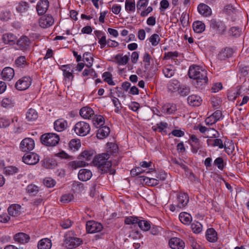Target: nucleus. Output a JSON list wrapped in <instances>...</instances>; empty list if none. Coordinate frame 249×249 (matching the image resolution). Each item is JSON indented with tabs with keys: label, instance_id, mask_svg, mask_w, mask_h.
Masks as SVG:
<instances>
[{
	"label": "nucleus",
	"instance_id": "f257e3e1",
	"mask_svg": "<svg viewBox=\"0 0 249 249\" xmlns=\"http://www.w3.org/2000/svg\"><path fill=\"white\" fill-rule=\"evenodd\" d=\"M112 153H116L118 151V147L116 145L112 144ZM112 151H107V153H102L96 156L93 160V163L99 169L104 172H109L110 174H114L115 172L114 169H111L112 163L109 160L110 153Z\"/></svg>",
	"mask_w": 249,
	"mask_h": 249
},
{
	"label": "nucleus",
	"instance_id": "f03ea898",
	"mask_svg": "<svg viewBox=\"0 0 249 249\" xmlns=\"http://www.w3.org/2000/svg\"><path fill=\"white\" fill-rule=\"evenodd\" d=\"M188 76L190 78L196 81V87L205 85L208 81L207 71L202 67L198 65H191L189 69Z\"/></svg>",
	"mask_w": 249,
	"mask_h": 249
},
{
	"label": "nucleus",
	"instance_id": "7ed1b4c3",
	"mask_svg": "<svg viewBox=\"0 0 249 249\" xmlns=\"http://www.w3.org/2000/svg\"><path fill=\"white\" fill-rule=\"evenodd\" d=\"M40 140L43 144L47 146H54L58 143L60 139L57 134L49 133L43 134Z\"/></svg>",
	"mask_w": 249,
	"mask_h": 249
},
{
	"label": "nucleus",
	"instance_id": "20e7f679",
	"mask_svg": "<svg viewBox=\"0 0 249 249\" xmlns=\"http://www.w3.org/2000/svg\"><path fill=\"white\" fill-rule=\"evenodd\" d=\"M124 223L127 225H134L138 223L140 228L143 231H148L151 228L149 222L145 220H139L134 216L127 217L124 219Z\"/></svg>",
	"mask_w": 249,
	"mask_h": 249
},
{
	"label": "nucleus",
	"instance_id": "39448f33",
	"mask_svg": "<svg viewBox=\"0 0 249 249\" xmlns=\"http://www.w3.org/2000/svg\"><path fill=\"white\" fill-rule=\"evenodd\" d=\"M72 129L78 136L84 137L89 133L90 126L89 123L84 121H80L76 123Z\"/></svg>",
	"mask_w": 249,
	"mask_h": 249
},
{
	"label": "nucleus",
	"instance_id": "423d86ee",
	"mask_svg": "<svg viewBox=\"0 0 249 249\" xmlns=\"http://www.w3.org/2000/svg\"><path fill=\"white\" fill-rule=\"evenodd\" d=\"M64 244L68 249H73L80 245L82 240L79 238L71 236L70 233L66 234L64 236Z\"/></svg>",
	"mask_w": 249,
	"mask_h": 249
},
{
	"label": "nucleus",
	"instance_id": "0eeeda50",
	"mask_svg": "<svg viewBox=\"0 0 249 249\" xmlns=\"http://www.w3.org/2000/svg\"><path fill=\"white\" fill-rule=\"evenodd\" d=\"M210 27L216 34L223 35L226 31V26L219 19H212L210 21Z\"/></svg>",
	"mask_w": 249,
	"mask_h": 249
},
{
	"label": "nucleus",
	"instance_id": "6e6552de",
	"mask_svg": "<svg viewBox=\"0 0 249 249\" xmlns=\"http://www.w3.org/2000/svg\"><path fill=\"white\" fill-rule=\"evenodd\" d=\"M35 142L30 138L24 139L20 143V149L24 152H29L35 148Z\"/></svg>",
	"mask_w": 249,
	"mask_h": 249
},
{
	"label": "nucleus",
	"instance_id": "1a4fd4ad",
	"mask_svg": "<svg viewBox=\"0 0 249 249\" xmlns=\"http://www.w3.org/2000/svg\"><path fill=\"white\" fill-rule=\"evenodd\" d=\"M60 69L63 71V75L66 81L70 82L73 80L74 76L72 74L73 71L72 64L62 65Z\"/></svg>",
	"mask_w": 249,
	"mask_h": 249
},
{
	"label": "nucleus",
	"instance_id": "9d476101",
	"mask_svg": "<svg viewBox=\"0 0 249 249\" xmlns=\"http://www.w3.org/2000/svg\"><path fill=\"white\" fill-rule=\"evenodd\" d=\"M103 228L102 225L94 221H89L86 223V230L88 232L93 233L100 231Z\"/></svg>",
	"mask_w": 249,
	"mask_h": 249
},
{
	"label": "nucleus",
	"instance_id": "9b49d317",
	"mask_svg": "<svg viewBox=\"0 0 249 249\" xmlns=\"http://www.w3.org/2000/svg\"><path fill=\"white\" fill-rule=\"evenodd\" d=\"M31 84V79L30 77L25 76L19 79L15 84V87L19 90H24L27 89Z\"/></svg>",
	"mask_w": 249,
	"mask_h": 249
},
{
	"label": "nucleus",
	"instance_id": "f8f14e48",
	"mask_svg": "<svg viewBox=\"0 0 249 249\" xmlns=\"http://www.w3.org/2000/svg\"><path fill=\"white\" fill-rule=\"evenodd\" d=\"M189 200V196L187 193L180 192L177 195L176 206L178 208H184L187 206Z\"/></svg>",
	"mask_w": 249,
	"mask_h": 249
},
{
	"label": "nucleus",
	"instance_id": "ddd939ff",
	"mask_svg": "<svg viewBox=\"0 0 249 249\" xmlns=\"http://www.w3.org/2000/svg\"><path fill=\"white\" fill-rule=\"evenodd\" d=\"M54 23V18L49 14L42 16L39 19V24L42 28H47L51 27Z\"/></svg>",
	"mask_w": 249,
	"mask_h": 249
},
{
	"label": "nucleus",
	"instance_id": "4468645a",
	"mask_svg": "<svg viewBox=\"0 0 249 249\" xmlns=\"http://www.w3.org/2000/svg\"><path fill=\"white\" fill-rule=\"evenodd\" d=\"M23 161L28 165H35L39 160V156L35 153H30L24 155L22 158Z\"/></svg>",
	"mask_w": 249,
	"mask_h": 249
},
{
	"label": "nucleus",
	"instance_id": "2eb2a0df",
	"mask_svg": "<svg viewBox=\"0 0 249 249\" xmlns=\"http://www.w3.org/2000/svg\"><path fill=\"white\" fill-rule=\"evenodd\" d=\"M49 7V2L48 0H39L36 6L38 15H44L48 10Z\"/></svg>",
	"mask_w": 249,
	"mask_h": 249
},
{
	"label": "nucleus",
	"instance_id": "dca6fc26",
	"mask_svg": "<svg viewBox=\"0 0 249 249\" xmlns=\"http://www.w3.org/2000/svg\"><path fill=\"white\" fill-rule=\"evenodd\" d=\"M17 44L21 50H27L31 43L30 40L26 36H22L18 40H17Z\"/></svg>",
	"mask_w": 249,
	"mask_h": 249
},
{
	"label": "nucleus",
	"instance_id": "f3484780",
	"mask_svg": "<svg viewBox=\"0 0 249 249\" xmlns=\"http://www.w3.org/2000/svg\"><path fill=\"white\" fill-rule=\"evenodd\" d=\"M30 237L29 235L24 232H19L16 233L14 236V239L15 242L25 244L29 242Z\"/></svg>",
	"mask_w": 249,
	"mask_h": 249
},
{
	"label": "nucleus",
	"instance_id": "a211bd4d",
	"mask_svg": "<svg viewBox=\"0 0 249 249\" xmlns=\"http://www.w3.org/2000/svg\"><path fill=\"white\" fill-rule=\"evenodd\" d=\"M169 245L173 249H183L184 243L178 238H172L169 241Z\"/></svg>",
	"mask_w": 249,
	"mask_h": 249
},
{
	"label": "nucleus",
	"instance_id": "6ab92c4d",
	"mask_svg": "<svg viewBox=\"0 0 249 249\" xmlns=\"http://www.w3.org/2000/svg\"><path fill=\"white\" fill-rule=\"evenodd\" d=\"M80 115L84 119H91L94 115V112L91 108L85 107L80 109Z\"/></svg>",
	"mask_w": 249,
	"mask_h": 249
},
{
	"label": "nucleus",
	"instance_id": "aec40b11",
	"mask_svg": "<svg viewBox=\"0 0 249 249\" xmlns=\"http://www.w3.org/2000/svg\"><path fill=\"white\" fill-rule=\"evenodd\" d=\"M54 129L58 132H62L64 131L68 126L67 122L63 119H59L56 120L54 122Z\"/></svg>",
	"mask_w": 249,
	"mask_h": 249
},
{
	"label": "nucleus",
	"instance_id": "412c9836",
	"mask_svg": "<svg viewBox=\"0 0 249 249\" xmlns=\"http://www.w3.org/2000/svg\"><path fill=\"white\" fill-rule=\"evenodd\" d=\"M2 39L5 44L12 45L16 43L17 37L15 35L9 33L3 34Z\"/></svg>",
	"mask_w": 249,
	"mask_h": 249
},
{
	"label": "nucleus",
	"instance_id": "4be33fe9",
	"mask_svg": "<svg viewBox=\"0 0 249 249\" xmlns=\"http://www.w3.org/2000/svg\"><path fill=\"white\" fill-rule=\"evenodd\" d=\"M187 101L191 106L198 107L201 104L202 100L199 96L193 94L188 96Z\"/></svg>",
	"mask_w": 249,
	"mask_h": 249
},
{
	"label": "nucleus",
	"instance_id": "5701e85b",
	"mask_svg": "<svg viewBox=\"0 0 249 249\" xmlns=\"http://www.w3.org/2000/svg\"><path fill=\"white\" fill-rule=\"evenodd\" d=\"M91 172L87 169H82L79 171L78 177V178L83 181L89 180L92 177Z\"/></svg>",
	"mask_w": 249,
	"mask_h": 249
},
{
	"label": "nucleus",
	"instance_id": "b1692460",
	"mask_svg": "<svg viewBox=\"0 0 249 249\" xmlns=\"http://www.w3.org/2000/svg\"><path fill=\"white\" fill-rule=\"evenodd\" d=\"M4 80H11L14 77L15 72L13 69L10 67L5 68L1 72Z\"/></svg>",
	"mask_w": 249,
	"mask_h": 249
},
{
	"label": "nucleus",
	"instance_id": "393cba45",
	"mask_svg": "<svg viewBox=\"0 0 249 249\" xmlns=\"http://www.w3.org/2000/svg\"><path fill=\"white\" fill-rule=\"evenodd\" d=\"M197 10L199 14L205 17L210 16L212 14L211 8L204 3H200L198 5Z\"/></svg>",
	"mask_w": 249,
	"mask_h": 249
},
{
	"label": "nucleus",
	"instance_id": "a878e982",
	"mask_svg": "<svg viewBox=\"0 0 249 249\" xmlns=\"http://www.w3.org/2000/svg\"><path fill=\"white\" fill-rule=\"evenodd\" d=\"M168 89L173 92L178 91L180 88V82L177 79H172L167 84Z\"/></svg>",
	"mask_w": 249,
	"mask_h": 249
},
{
	"label": "nucleus",
	"instance_id": "bb28decb",
	"mask_svg": "<svg viewBox=\"0 0 249 249\" xmlns=\"http://www.w3.org/2000/svg\"><path fill=\"white\" fill-rule=\"evenodd\" d=\"M110 132V128L107 126L101 127L97 131L96 136L98 139H103L108 136Z\"/></svg>",
	"mask_w": 249,
	"mask_h": 249
},
{
	"label": "nucleus",
	"instance_id": "cd10ccee",
	"mask_svg": "<svg viewBox=\"0 0 249 249\" xmlns=\"http://www.w3.org/2000/svg\"><path fill=\"white\" fill-rule=\"evenodd\" d=\"M207 240L210 242H215L217 240L216 231L213 228L208 229L206 233Z\"/></svg>",
	"mask_w": 249,
	"mask_h": 249
},
{
	"label": "nucleus",
	"instance_id": "c85d7f7f",
	"mask_svg": "<svg viewBox=\"0 0 249 249\" xmlns=\"http://www.w3.org/2000/svg\"><path fill=\"white\" fill-rule=\"evenodd\" d=\"M52 244L51 240L48 238H43L40 240L37 245L38 249H50Z\"/></svg>",
	"mask_w": 249,
	"mask_h": 249
},
{
	"label": "nucleus",
	"instance_id": "c756f323",
	"mask_svg": "<svg viewBox=\"0 0 249 249\" xmlns=\"http://www.w3.org/2000/svg\"><path fill=\"white\" fill-rule=\"evenodd\" d=\"M177 110L176 105L173 104H167L162 107V113L167 114H171L174 113Z\"/></svg>",
	"mask_w": 249,
	"mask_h": 249
},
{
	"label": "nucleus",
	"instance_id": "7c9ffc66",
	"mask_svg": "<svg viewBox=\"0 0 249 249\" xmlns=\"http://www.w3.org/2000/svg\"><path fill=\"white\" fill-rule=\"evenodd\" d=\"M21 206L18 204H13L10 206L8 209L9 215L13 216H16L20 213Z\"/></svg>",
	"mask_w": 249,
	"mask_h": 249
},
{
	"label": "nucleus",
	"instance_id": "2f4dec72",
	"mask_svg": "<svg viewBox=\"0 0 249 249\" xmlns=\"http://www.w3.org/2000/svg\"><path fill=\"white\" fill-rule=\"evenodd\" d=\"M114 58L117 63L120 65H126L129 60V57L127 55H123L122 54L120 53L116 55Z\"/></svg>",
	"mask_w": 249,
	"mask_h": 249
},
{
	"label": "nucleus",
	"instance_id": "473e14b6",
	"mask_svg": "<svg viewBox=\"0 0 249 249\" xmlns=\"http://www.w3.org/2000/svg\"><path fill=\"white\" fill-rule=\"evenodd\" d=\"M86 163L84 161L74 160L69 162L68 166L70 169L73 170L78 168L85 166Z\"/></svg>",
	"mask_w": 249,
	"mask_h": 249
},
{
	"label": "nucleus",
	"instance_id": "72a5a7b5",
	"mask_svg": "<svg viewBox=\"0 0 249 249\" xmlns=\"http://www.w3.org/2000/svg\"><path fill=\"white\" fill-rule=\"evenodd\" d=\"M193 28L195 32L197 33H201L204 31L205 25L202 22L200 21H196L193 23Z\"/></svg>",
	"mask_w": 249,
	"mask_h": 249
},
{
	"label": "nucleus",
	"instance_id": "f704fd0d",
	"mask_svg": "<svg viewBox=\"0 0 249 249\" xmlns=\"http://www.w3.org/2000/svg\"><path fill=\"white\" fill-rule=\"evenodd\" d=\"M179 218L181 222L185 225L189 224L192 220L191 215L185 212L181 213L179 215Z\"/></svg>",
	"mask_w": 249,
	"mask_h": 249
},
{
	"label": "nucleus",
	"instance_id": "c9c22d12",
	"mask_svg": "<svg viewBox=\"0 0 249 249\" xmlns=\"http://www.w3.org/2000/svg\"><path fill=\"white\" fill-rule=\"evenodd\" d=\"M38 118V113L33 108L28 109L26 113V119L28 121H35Z\"/></svg>",
	"mask_w": 249,
	"mask_h": 249
},
{
	"label": "nucleus",
	"instance_id": "e433bc0d",
	"mask_svg": "<svg viewBox=\"0 0 249 249\" xmlns=\"http://www.w3.org/2000/svg\"><path fill=\"white\" fill-rule=\"evenodd\" d=\"M91 119H92L93 124L96 127L102 126L105 123L104 118L101 115H94Z\"/></svg>",
	"mask_w": 249,
	"mask_h": 249
},
{
	"label": "nucleus",
	"instance_id": "4c0bfd02",
	"mask_svg": "<svg viewBox=\"0 0 249 249\" xmlns=\"http://www.w3.org/2000/svg\"><path fill=\"white\" fill-rule=\"evenodd\" d=\"M29 4L25 1H21L16 6L17 11L20 13H25L28 10Z\"/></svg>",
	"mask_w": 249,
	"mask_h": 249
},
{
	"label": "nucleus",
	"instance_id": "58836bf2",
	"mask_svg": "<svg viewBox=\"0 0 249 249\" xmlns=\"http://www.w3.org/2000/svg\"><path fill=\"white\" fill-rule=\"evenodd\" d=\"M164 76L167 78H170L175 74V70L173 66L169 65L165 67L162 70Z\"/></svg>",
	"mask_w": 249,
	"mask_h": 249
},
{
	"label": "nucleus",
	"instance_id": "ea45409f",
	"mask_svg": "<svg viewBox=\"0 0 249 249\" xmlns=\"http://www.w3.org/2000/svg\"><path fill=\"white\" fill-rule=\"evenodd\" d=\"M93 155V152L88 150H85L79 155V159L89 160L91 159Z\"/></svg>",
	"mask_w": 249,
	"mask_h": 249
},
{
	"label": "nucleus",
	"instance_id": "a19ab883",
	"mask_svg": "<svg viewBox=\"0 0 249 249\" xmlns=\"http://www.w3.org/2000/svg\"><path fill=\"white\" fill-rule=\"evenodd\" d=\"M191 227L193 231L196 233H199L202 230V225L198 221H195L192 223Z\"/></svg>",
	"mask_w": 249,
	"mask_h": 249
},
{
	"label": "nucleus",
	"instance_id": "79ce46f5",
	"mask_svg": "<svg viewBox=\"0 0 249 249\" xmlns=\"http://www.w3.org/2000/svg\"><path fill=\"white\" fill-rule=\"evenodd\" d=\"M233 53L232 49L231 48H225L220 53V57L221 59H226L231 57Z\"/></svg>",
	"mask_w": 249,
	"mask_h": 249
},
{
	"label": "nucleus",
	"instance_id": "37998d69",
	"mask_svg": "<svg viewBox=\"0 0 249 249\" xmlns=\"http://www.w3.org/2000/svg\"><path fill=\"white\" fill-rule=\"evenodd\" d=\"M38 187L35 184H31L27 186L26 191L31 195L35 196L38 192Z\"/></svg>",
	"mask_w": 249,
	"mask_h": 249
},
{
	"label": "nucleus",
	"instance_id": "c03bdc74",
	"mask_svg": "<svg viewBox=\"0 0 249 249\" xmlns=\"http://www.w3.org/2000/svg\"><path fill=\"white\" fill-rule=\"evenodd\" d=\"M103 77L104 78V80L108 83V85L114 86L115 85V83L112 81V74L108 71H106L103 73Z\"/></svg>",
	"mask_w": 249,
	"mask_h": 249
},
{
	"label": "nucleus",
	"instance_id": "a18cd8bd",
	"mask_svg": "<svg viewBox=\"0 0 249 249\" xmlns=\"http://www.w3.org/2000/svg\"><path fill=\"white\" fill-rule=\"evenodd\" d=\"M112 101L115 107L114 110L115 112L118 114L121 113V110L122 107L119 99L115 97H113L112 98Z\"/></svg>",
	"mask_w": 249,
	"mask_h": 249
},
{
	"label": "nucleus",
	"instance_id": "49530a36",
	"mask_svg": "<svg viewBox=\"0 0 249 249\" xmlns=\"http://www.w3.org/2000/svg\"><path fill=\"white\" fill-rule=\"evenodd\" d=\"M241 29L237 27H232L229 31L230 35L235 37H239L241 35Z\"/></svg>",
	"mask_w": 249,
	"mask_h": 249
},
{
	"label": "nucleus",
	"instance_id": "de8ad7c7",
	"mask_svg": "<svg viewBox=\"0 0 249 249\" xmlns=\"http://www.w3.org/2000/svg\"><path fill=\"white\" fill-rule=\"evenodd\" d=\"M11 17V12L7 10H2L0 12V19L7 21Z\"/></svg>",
	"mask_w": 249,
	"mask_h": 249
},
{
	"label": "nucleus",
	"instance_id": "09e8293b",
	"mask_svg": "<svg viewBox=\"0 0 249 249\" xmlns=\"http://www.w3.org/2000/svg\"><path fill=\"white\" fill-rule=\"evenodd\" d=\"M149 40L153 46H156L159 44L160 38L158 34H154L149 38Z\"/></svg>",
	"mask_w": 249,
	"mask_h": 249
},
{
	"label": "nucleus",
	"instance_id": "8fccbe9b",
	"mask_svg": "<svg viewBox=\"0 0 249 249\" xmlns=\"http://www.w3.org/2000/svg\"><path fill=\"white\" fill-rule=\"evenodd\" d=\"M143 180L145 182L146 184L151 186L157 185L159 183L158 179L154 178L145 177L143 179Z\"/></svg>",
	"mask_w": 249,
	"mask_h": 249
},
{
	"label": "nucleus",
	"instance_id": "3c124183",
	"mask_svg": "<svg viewBox=\"0 0 249 249\" xmlns=\"http://www.w3.org/2000/svg\"><path fill=\"white\" fill-rule=\"evenodd\" d=\"M136 5L134 2L126 0L125 2V9L127 11L134 12L135 11Z\"/></svg>",
	"mask_w": 249,
	"mask_h": 249
},
{
	"label": "nucleus",
	"instance_id": "603ef678",
	"mask_svg": "<svg viewBox=\"0 0 249 249\" xmlns=\"http://www.w3.org/2000/svg\"><path fill=\"white\" fill-rule=\"evenodd\" d=\"M81 146L79 140L72 139L70 142V147L74 150H78Z\"/></svg>",
	"mask_w": 249,
	"mask_h": 249
},
{
	"label": "nucleus",
	"instance_id": "864d4df0",
	"mask_svg": "<svg viewBox=\"0 0 249 249\" xmlns=\"http://www.w3.org/2000/svg\"><path fill=\"white\" fill-rule=\"evenodd\" d=\"M213 164L217 167V168L221 170H222L224 168V160L221 157L216 158L213 162Z\"/></svg>",
	"mask_w": 249,
	"mask_h": 249
},
{
	"label": "nucleus",
	"instance_id": "5fc2aeb1",
	"mask_svg": "<svg viewBox=\"0 0 249 249\" xmlns=\"http://www.w3.org/2000/svg\"><path fill=\"white\" fill-rule=\"evenodd\" d=\"M83 59L88 63V66L90 67L93 62V57L90 53H85L83 54Z\"/></svg>",
	"mask_w": 249,
	"mask_h": 249
},
{
	"label": "nucleus",
	"instance_id": "6e6d98bb",
	"mask_svg": "<svg viewBox=\"0 0 249 249\" xmlns=\"http://www.w3.org/2000/svg\"><path fill=\"white\" fill-rule=\"evenodd\" d=\"M44 184L48 188L53 187L56 183L55 181L51 178H46L43 180Z\"/></svg>",
	"mask_w": 249,
	"mask_h": 249
},
{
	"label": "nucleus",
	"instance_id": "4d7b16f0",
	"mask_svg": "<svg viewBox=\"0 0 249 249\" xmlns=\"http://www.w3.org/2000/svg\"><path fill=\"white\" fill-rule=\"evenodd\" d=\"M74 198L73 195L71 194H65L61 198V201L64 203H68L72 201Z\"/></svg>",
	"mask_w": 249,
	"mask_h": 249
},
{
	"label": "nucleus",
	"instance_id": "13d9d810",
	"mask_svg": "<svg viewBox=\"0 0 249 249\" xmlns=\"http://www.w3.org/2000/svg\"><path fill=\"white\" fill-rule=\"evenodd\" d=\"M1 104L4 107H11L13 106L14 103L11 99L5 98L2 99Z\"/></svg>",
	"mask_w": 249,
	"mask_h": 249
},
{
	"label": "nucleus",
	"instance_id": "bf43d9fd",
	"mask_svg": "<svg viewBox=\"0 0 249 249\" xmlns=\"http://www.w3.org/2000/svg\"><path fill=\"white\" fill-rule=\"evenodd\" d=\"M15 63L18 66L23 67L27 64L25 57L24 56L18 57L16 60Z\"/></svg>",
	"mask_w": 249,
	"mask_h": 249
},
{
	"label": "nucleus",
	"instance_id": "052dcab7",
	"mask_svg": "<svg viewBox=\"0 0 249 249\" xmlns=\"http://www.w3.org/2000/svg\"><path fill=\"white\" fill-rule=\"evenodd\" d=\"M72 225V222L69 219H64L60 222V226L64 229H68Z\"/></svg>",
	"mask_w": 249,
	"mask_h": 249
},
{
	"label": "nucleus",
	"instance_id": "680f3d73",
	"mask_svg": "<svg viewBox=\"0 0 249 249\" xmlns=\"http://www.w3.org/2000/svg\"><path fill=\"white\" fill-rule=\"evenodd\" d=\"M225 12L229 15H231L236 13L237 10L233 5L229 4L225 7Z\"/></svg>",
	"mask_w": 249,
	"mask_h": 249
},
{
	"label": "nucleus",
	"instance_id": "e2e57ef3",
	"mask_svg": "<svg viewBox=\"0 0 249 249\" xmlns=\"http://www.w3.org/2000/svg\"><path fill=\"white\" fill-rule=\"evenodd\" d=\"M10 124L9 119L5 118H0V127L4 128L8 126Z\"/></svg>",
	"mask_w": 249,
	"mask_h": 249
},
{
	"label": "nucleus",
	"instance_id": "0e129e2a",
	"mask_svg": "<svg viewBox=\"0 0 249 249\" xmlns=\"http://www.w3.org/2000/svg\"><path fill=\"white\" fill-rule=\"evenodd\" d=\"M226 153L229 155H231L234 150V145L232 142H231L228 146H224Z\"/></svg>",
	"mask_w": 249,
	"mask_h": 249
},
{
	"label": "nucleus",
	"instance_id": "69168bd1",
	"mask_svg": "<svg viewBox=\"0 0 249 249\" xmlns=\"http://www.w3.org/2000/svg\"><path fill=\"white\" fill-rule=\"evenodd\" d=\"M72 187L79 192L84 189L83 184L79 181H73L72 183Z\"/></svg>",
	"mask_w": 249,
	"mask_h": 249
},
{
	"label": "nucleus",
	"instance_id": "338daca9",
	"mask_svg": "<svg viewBox=\"0 0 249 249\" xmlns=\"http://www.w3.org/2000/svg\"><path fill=\"white\" fill-rule=\"evenodd\" d=\"M222 112L219 110H216L211 116L214 119L216 122L219 121L222 117Z\"/></svg>",
	"mask_w": 249,
	"mask_h": 249
},
{
	"label": "nucleus",
	"instance_id": "774afa93",
	"mask_svg": "<svg viewBox=\"0 0 249 249\" xmlns=\"http://www.w3.org/2000/svg\"><path fill=\"white\" fill-rule=\"evenodd\" d=\"M143 172V171L141 167H138L132 169L130 173L132 176H136L141 174Z\"/></svg>",
	"mask_w": 249,
	"mask_h": 249
}]
</instances>
